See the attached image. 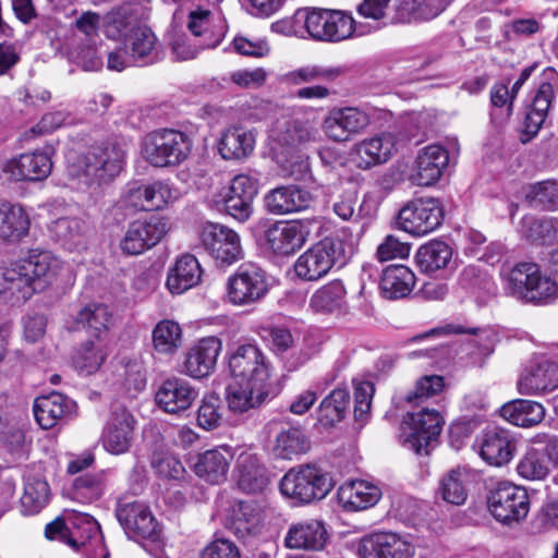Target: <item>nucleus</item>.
<instances>
[{"label":"nucleus","mask_w":558,"mask_h":558,"mask_svg":"<svg viewBox=\"0 0 558 558\" xmlns=\"http://www.w3.org/2000/svg\"><path fill=\"white\" fill-rule=\"evenodd\" d=\"M69 525L61 519L48 523L45 535L49 539H59L73 550L81 551L86 558H109L98 522L87 513H72Z\"/></svg>","instance_id":"1"},{"label":"nucleus","mask_w":558,"mask_h":558,"mask_svg":"<svg viewBox=\"0 0 558 558\" xmlns=\"http://www.w3.org/2000/svg\"><path fill=\"white\" fill-rule=\"evenodd\" d=\"M351 254V247L340 238H325L298 257L294 263L295 275L306 281L319 280L335 266H343Z\"/></svg>","instance_id":"2"},{"label":"nucleus","mask_w":558,"mask_h":558,"mask_svg":"<svg viewBox=\"0 0 558 558\" xmlns=\"http://www.w3.org/2000/svg\"><path fill=\"white\" fill-rule=\"evenodd\" d=\"M333 480L315 464H303L290 469L280 480L281 494L295 504L322 500L333 488Z\"/></svg>","instance_id":"3"},{"label":"nucleus","mask_w":558,"mask_h":558,"mask_svg":"<svg viewBox=\"0 0 558 558\" xmlns=\"http://www.w3.org/2000/svg\"><path fill=\"white\" fill-rule=\"evenodd\" d=\"M191 151V141L182 132L162 129L147 134L143 140L144 159L154 167H171L184 161Z\"/></svg>","instance_id":"4"},{"label":"nucleus","mask_w":558,"mask_h":558,"mask_svg":"<svg viewBox=\"0 0 558 558\" xmlns=\"http://www.w3.org/2000/svg\"><path fill=\"white\" fill-rule=\"evenodd\" d=\"M125 150L113 142L93 146L77 160L76 174L85 175L93 182L106 183L113 180L123 169Z\"/></svg>","instance_id":"5"},{"label":"nucleus","mask_w":558,"mask_h":558,"mask_svg":"<svg viewBox=\"0 0 558 558\" xmlns=\"http://www.w3.org/2000/svg\"><path fill=\"white\" fill-rule=\"evenodd\" d=\"M487 505L492 515L504 524L520 522L530 511L527 492L509 482H500L490 489Z\"/></svg>","instance_id":"6"},{"label":"nucleus","mask_w":558,"mask_h":558,"mask_svg":"<svg viewBox=\"0 0 558 558\" xmlns=\"http://www.w3.org/2000/svg\"><path fill=\"white\" fill-rule=\"evenodd\" d=\"M356 22L351 13L324 8H312L310 37L317 41L338 44L354 37Z\"/></svg>","instance_id":"7"},{"label":"nucleus","mask_w":558,"mask_h":558,"mask_svg":"<svg viewBox=\"0 0 558 558\" xmlns=\"http://www.w3.org/2000/svg\"><path fill=\"white\" fill-rule=\"evenodd\" d=\"M268 292L265 271L254 264H243L227 281V300L236 306L251 305Z\"/></svg>","instance_id":"8"},{"label":"nucleus","mask_w":558,"mask_h":558,"mask_svg":"<svg viewBox=\"0 0 558 558\" xmlns=\"http://www.w3.org/2000/svg\"><path fill=\"white\" fill-rule=\"evenodd\" d=\"M442 219L440 202L433 197H422L410 202L399 211L398 223L405 232L423 236L436 230Z\"/></svg>","instance_id":"9"},{"label":"nucleus","mask_w":558,"mask_h":558,"mask_svg":"<svg viewBox=\"0 0 558 558\" xmlns=\"http://www.w3.org/2000/svg\"><path fill=\"white\" fill-rule=\"evenodd\" d=\"M199 240L204 250L221 266H229L243 258L240 235L219 223L203 226Z\"/></svg>","instance_id":"10"},{"label":"nucleus","mask_w":558,"mask_h":558,"mask_svg":"<svg viewBox=\"0 0 558 558\" xmlns=\"http://www.w3.org/2000/svg\"><path fill=\"white\" fill-rule=\"evenodd\" d=\"M444 420L437 410L422 408L408 413L403 421L404 445L416 453L427 452L442 428Z\"/></svg>","instance_id":"11"},{"label":"nucleus","mask_w":558,"mask_h":558,"mask_svg":"<svg viewBox=\"0 0 558 558\" xmlns=\"http://www.w3.org/2000/svg\"><path fill=\"white\" fill-rule=\"evenodd\" d=\"M558 92V73L553 68L543 71L539 83L527 108L524 132L531 136L537 134L545 123Z\"/></svg>","instance_id":"12"},{"label":"nucleus","mask_w":558,"mask_h":558,"mask_svg":"<svg viewBox=\"0 0 558 558\" xmlns=\"http://www.w3.org/2000/svg\"><path fill=\"white\" fill-rule=\"evenodd\" d=\"M369 123V116L360 108H333L323 121V131L329 140L342 143L363 133Z\"/></svg>","instance_id":"13"},{"label":"nucleus","mask_w":558,"mask_h":558,"mask_svg":"<svg viewBox=\"0 0 558 558\" xmlns=\"http://www.w3.org/2000/svg\"><path fill=\"white\" fill-rule=\"evenodd\" d=\"M231 378L267 383L269 368L264 352L252 343L241 344L229 354Z\"/></svg>","instance_id":"14"},{"label":"nucleus","mask_w":558,"mask_h":558,"mask_svg":"<svg viewBox=\"0 0 558 558\" xmlns=\"http://www.w3.org/2000/svg\"><path fill=\"white\" fill-rule=\"evenodd\" d=\"M166 232L167 223L158 216L133 221L120 241V248L126 255H140L155 246Z\"/></svg>","instance_id":"15"},{"label":"nucleus","mask_w":558,"mask_h":558,"mask_svg":"<svg viewBox=\"0 0 558 558\" xmlns=\"http://www.w3.org/2000/svg\"><path fill=\"white\" fill-rule=\"evenodd\" d=\"M221 350L219 338L210 336L199 339L186 350L181 373L195 379L208 377L216 368Z\"/></svg>","instance_id":"16"},{"label":"nucleus","mask_w":558,"mask_h":558,"mask_svg":"<svg viewBox=\"0 0 558 558\" xmlns=\"http://www.w3.org/2000/svg\"><path fill=\"white\" fill-rule=\"evenodd\" d=\"M135 418L132 413L123 407L114 408L101 434V444L106 451L111 454H123L131 448Z\"/></svg>","instance_id":"17"},{"label":"nucleus","mask_w":558,"mask_h":558,"mask_svg":"<svg viewBox=\"0 0 558 558\" xmlns=\"http://www.w3.org/2000/svg\"><path fill=\"white\" fill-rule=\"evenodd\" d=\"M310 231L301 221H278L264 232L268 250L280 256H288L300 250L306 242Z\"/></svg>","instance_id":"18"},{"label":"nucleus","mask_w":558,"mask_h":558,"mask_svg":"<svg viewBox=\"0 0 558 558\" xmlns=\"http://www.w3.org/2000/svg\"><path fill=\"white\" fill-rule=\"evenodd\" d=\"M414 553L412 543L389 532L364 536L357 547L361 558H413Z\"/></svg>","instance_id":"19"},{"label":"nucleus","mask_w":558,"mask_h":558,"mask_svg":"<svg viewBox=\"0 0 558 558\" xmlns=\"http://www.w3.org/2000/svg\"><path fill=\"white\" fill-rule=\"evenodd\" d=\"M558 388V365L548 360H539L526 365L517 380L520 395L541 396Z\"/></svg>","instance_id":"20"},{"label":"nucleus","mask_w":558,"mask_h":558,"mask_svg":"<svg viewBox=\"0 0 558 558\" xmlns=\"http://www.w3.org/2000/svg\"><path fill=\"white\" fill-rule=\"evenodd\" d=\"M117 518L129 537L156 541L158 524L147 506L140 501L119 504Z\"/></svg>","instance_id":"21"},{"label":"nucleus","mask_w":558,"mask_h":558,"mask_svg":"<svg viewBox=\"0 0 558 558\" xmlns=\"http://www.w3.org/2000/svg\"><path fill=\"white\" fill-rule=\"evenodd\" d=\"M268 398L269 389L267 383L231 378L226 390L228 409L236 414L259 408Z\"/></svg>","instance_id":"22"},{"label":"nucleus","mask_w":558,"mask_h":558,"mask_svg":"<svg viewBox=\"0 0 558 558\" xmlns=\"http://www.w3.org/2000/svg\"><path fill=\"white\" fill-rule=\"evenodd\" d=\"M316 131L307 120L278 121L270 131L271 149L286 154L315 138Z\"/></svg>","instance_id":"23"},{"label":"nucleus","mask_w":558,"mask_h":558,"mask_svg":"<svg viewBox=\"0 0 558 558\" xmlns=\"http://www.w3.org/2000/svg\"><path fill=\"white\" fill-rule=\"evenodd\" d=\"M396 150V135L384 132L357 142L352 148V154L359 168L369 169L388 161Z\"/></svg>","instance_id":"24"},{"label":"nucleus","mask_w":558,"mask_h":558,"mask_svg":"<svg viewBox=\"0 0 558 558\" xmlns=\"http://www.w3.org/2000/svg\"><path fill=\"white\" fill-rule=\"evenodd\" d=\"M51 169L50 157L46 153L34 151L8 160L3 173L10 181H40L50 174Z\"/></svg>","instance_id":"25"},{"label":"nucleus","mask_w":558,"mask_h":558,"mask_svg":"<svg viewBox=\"0 0 558 558\" xmlns=\"http://www.w3.org/2000/svg\"><path fill=\"white\" fill-rule=\"evenodd\" d=\"M197 396V390L189 381L171 377L161 383L155 398L161 410L175 414L187 410Z\"/></svg>","instance_id":"26"},{"label":"nucleus","mask_w":558,"mask_h":558,"mask_svg":"<svg viewBox=\"0 0 558 558\" xmlns=\"http://www.w3.org/2000/svg\"><path fill=\"white\" fill-rule=\"evenodd\" d=\"M449 162L448 151L440 145L432 144L418 150L412 181L422 186L436 183Z\"/></svg>","instance_id":"27"},{"label":"nucleus","mask_w":558,"mask_h":558,"mask_svg":"<svg viewBox=\"0 0 558 558\" xmlns=\"http://www.w3.org/2000/svg\"><path fill=\"white\" fill-rule=\"evenodd\" d=\"M328 539L324 523L308 519L292 523L284 536V546L290 549L322 550Z\"/></svg>","instance_id":"28"},{"label":"nucleus","mask_w":558,"mask_h":558,"mask_svg":"<svg viewBox=\"0 0 558 558\" xmlns=\"http://www.w3.org/2000/svg\"><path fill=\"white\" fill-rule=\"evenodd\" d=\"M20 262L37 292L51 286L63 268V263L50 252H33Z\"/></svg>","instance_id":"29"},{"label":"nucleus","mask_w":558,"mask_h":558,"mask_svg":"<svg viewBox=\"0 0 558 558\" xmlns=\"http://www.w3.org/2000/svg\"><path fill=\"white\" fill-rule=\"evenodd\" d=\"M381 498V489L367 481L353 480L338 489V500L348 511H361L374 507Z\"/></svg>","instance_id":"30"},{"label":"nucleus","mask_w":558,"mask_h":558,"mask_svg":"<svg viewBox=\"0 0 558 558\" xmlns=\"http://www.w3.org/2000/svg\"><path fill=\"white\" fill-rule=\"evenodd\" d=\"M312 195L298 185H282L267 193L265 205L274 215H287L310 207Z\"/></svg>","instance_id":"31"},{"label":"nucleus","mask_w":558,"mask_h":558,"mask_svg":"<svg viewBox=\"0 0 558 558\" xmlns=\"http://www.w3.org/2000/svg\"><path fill=\"white\" fill-rule=\"evenodd\" d=\"M76 404L62 393L52 392L35 399L34 415L37 423L44 429L56 426L61 421L71 416Z\"/></svg>","instance_id":"32"},{"label":"nucleus","mask_w":558,"mask_h":558,"mask_svg":"<svg viewBox=\"0 0 558 558\" xmlns=\"http://www.w3.org/2000/svg\"><path fill=\"white\" fill-rule=\"evenodd\" d=\"M514 450V441L505 429H488L482 436L480 456L490 465L501 466L509 463L513 458Z\"/></svg>","instance_id":"33"},{"label":"nucleus","mask_w":558,"mask_h":558,"mask_svg":"<svg viewBox=\"0 0 558 558\" xmlns=\"http://www.w3.org/2000/svg\"><path fill=\"white\" fill-rule=\"evenodd\" d=\"M260 520L259 507L253 500L234 501L226 517V527L239 538L257 532Z\"/></svg>","instance_id":"34"},{"label":"nucleus","mask_w":558,"mask_h":558,"mask_svg":"<svg viewBox=\"0 0 558 558\" xmlns=\"http://www.w3.org/2000/svg\"><path fill=\"white\" fill-rule=\"evenodd\" d=\"M36 292L21 262L0 270V295H5L13 303H24Z\"/></svg>","instance_id":"35"},{"label":"nucleus","mask_w":558,"mask_h":558,"mask_svg":"<svg viewBox=\"0 0 558 558\" xmlns=\"http://www.w3.org/2000/svg\"><path fill=\"white\" fill-rule=\"evenodd\" d=\"M232 453L226 447L207 450L197 457L193 464L195 474L210 484H219L227 478Z\"/></svg>","instance_id":"36"},{"label":"nucleus","mask_w":558,"mask_h":558,"mask_svg":"<svg viewBox=\"0 0 558 558\" xmlns=\"http://www.w3.org/2000/svg\"><path fill=\"white\" fill-rule=\"evenodd\" d=\"M201 277L202 269L198 260L193 255L185 254L170 268L167 287L171 293L181 294L198 284Z\"/></svg>","instance_id":"37"},{"label":"nucleus","mask_w":558,"mask_h":558,"mask_svg":"<svg viewBox=\"0 0 558 558\" xmlns=\"http://www.w3.org/2000/svg\"><path fill=\"white\" fill-rule=\"evenodd\" d=\"M137 13L130 3H122L112 8L102 17L105 35L114 40L128 38L137 25Z\"/></svg>","instance_id":"38"},{"label":"nucleus","mask_w":558,"mask_h":558,"mask_svg":"<svg viewBox=\"0 0 558 558\" xmlns=\"http://www.w3.org/2000/svg\"><path fill=\"white\" fill-rule=\"evenodd\" d=\"M125 47L134 62L153 63L160 57V44L154 32L144 25L129 35Z\"/></svg>","instance_id":"39"},{"label":"nucleus","mask_w":558,"mask_h":558,"mask_svg":"<svg viewBox=\"0 0 558 558\" xmlns=\"http://www.w3.org/2000/svg\"><path fill=\"white\" fill-rule=\"evenodd\" d=\"M415 284V275L407 266L392 265L381 276L380 292L387 300H398L409 295Z\"/></svg>","instance_id":"40"},{"label":"nucleus","mask_w":558,"mask_h":558,"mask_svg":"<svg viewBox=\"0 0 558 558\" xmlns=\"http://www.w3.org/2000/svg\"><path fill=\"white\" fill-rule=\"evenodd\" d=\"M538 266L534 263H519L502 272V284L506 294L525 302L530 289L533 288Z\"/></svg>","instance_id":"41"},{"label":"nucleus","mask_w":558,"mask_h":558,"mask_svg":"<svg viewBox=\"0 0 558 558\" xmlns=\"http://www.w3.org/2000/svg\"><path fill=\"white\" fill-rule=\"evenodd\" d=\"M310 448L311 441L300 427H281L271 445L272 453L283 460H292L304 454Z\"/></svg>","instance_id":"42"},{"label":"nucleus","mask_w":558,"mask_h":558,"mask_svg":"<svg viewBox=\"0 0 558 558\" xmlns=\"http://www.w3.org/2000/svg\"><path fill=\"white\" fill-rule=\"evenodd\" d=\"M255 135L243 128L226 130L219 140L218 150L226 160H236L247 157L254 149Z\"/></svg>","instance_id":"43"},{"label":"nucleus","mask_w":558,"mask_h":558,"mask_svg":"<svg viewBox=\"0 0 558 558\" xmlns=\"http://www.w3.org/2000/svg\"><path fill=\"white\" fill-rule=\"evenodd\" d=\"M347 290L340 280H333L318 288L311 296L308 307L318 314L341 312L345 305Z\"/></svg>","instance_id":"44"},{"label":"nucleus","mask_w":558,"mask_h":558,"mask_svg":"<svg viewBox=\"0 0 558 558\" xmlns=\"http://www.w3.org/2000/svg\"><path fill=\"white\" fill-rule=\"evenodd\" d=\"M29 225V217L22 206L10 203L0 205V240H20L28 233Z\"/></svg>","instance_id":"45"},{"label":"nucleus","mask_w":558,"mask_h":558,"mask_svg":"<svg viewBox=\"0 0 558 558\" xmlns=\"http://www.w3.org/2000/svg\"><path fill=\"white\" fill-rule=\"evenodd\" d=\"M189 29L199 40L201 48H216L223 38L222 28L213 23V14L206 9H196L189 15Z\"/></svg>","instance_id":"46"},{"label":"nucleus","mask_w":558,"mask_h":558,"mask_svg":"<svg viewBox=\"0 0 558 558\" xmlns=\"http://www.w3.org/2000/svg\"><path fill=\"white\" fill-rule=\"evenodd\" d=\"M452 0H396L397 19L400 22L432 20L438 16Z\"/></svg>","instance_id":"47"},{"label":"nucleus","mask_w":558,"mask_h":558,"mask_svg":"<svg viewBox=\"0 0 558 558\" xmlns=\"http://www.w3.org/2000/svg\"><path fill=\"white\" fill-rule=\"evenodd\" d=\"M501 416L512 425L531 427L544 420L545 408L536 401L520 399L505 404Z\"/></svg>","instance_id":"48"},{"label":"nucleus","mask_w":558,"mask_h":558,"mask_svg":"<svg viewBox=\"0 0 558 558\" xmlns=\"http://www.w3.org/2000/svg\"><path fill=\"white\" fill-rule=\"evenodd\" d=\"M236 471L239 474V486L247 493L259 492L268 484L266 470L254 454H240L236 462Z\"/></svg>","instance_id":"49"},{"label":"nucleus","mask_w":558,"mask_h":558,"mask_svg":"<svg viewBox=\"0 0 558 558\" xmlns=\"http://www.w3.org/2000/svg\"><path fill=\"white\" fill-rule=\"evenodd\" d=\"M523 238L537 245H553L558 241V226L554 219L524 216L520 223Z\"/></svg>","instance_id":"50"},{"label":"nucleus","mask_w":558,"mask_h":558,"mask_svg":"<svg viewBox=\"0 0 558 558\" xmlns=\"http://www.w3.org/2000/svg\"><path fill=\"white\" fill-rule=\"evenodd\" d=\"M452 259V248L442 241H430L416 253V263L424 272L432 274L447 268Z\"/></svg>","instance_id":"51"},{"label":"nucleus","mask_w":558,"mask_h":558,"mask_svg":"<svg viewBox=\"0 0 558 558\" xmlns=\"http://www.w3.org/2000/svg\"><path fill=\"white\" fill-rule=\"evenodd\" d=\"M49 231L69 250H75L85 244L87 226L78 218L62 217L50 223Z\"/></svg>","instance_id":"52"},{"label":"nucleus","mask_w":558,"mask_h":558,"mask_svg":"<svg viewBox=\"0 0 558 558\" xmlns=\"http://www.w3.org/2000/svg\"><path fill=\"white\" fill-rule=\"evenodd\" d=\"M469 472L465 468L457 466L449 470L439 481V493L442 499L452 505H462L466 500V482Z\"/></svg>","instance_id":"53"},{"label":"nucleus","mask_w":558,"mask_h":558,"mask_svg":"<svg viewBox=\"0 0 558 558\" xmlns=\"http://www.w3.org/2000/svg\"><path fill=\"white\" fill-rule=\"evenodd\" d=\"M25 447L23 426L8 414L0 411V451L13 458L21 457Z\"/></svg>","instance_id":"54"},{"label":"nucleus","mask_w":558,"mask_h":558,"mask_svg":"<svg viewBox=\"0 0 558 558\" xmlns=\"http://www.w3.org/2000/svg\"><path fill=\"white\" fill-rule=\"evenodd\" d=\"M107 357L104 343L96 341L84 342L73 355V364L80 373L87 375L96 373Z\"/></svg>","instance_id":"55"},{"label":"nucleus","mask_w":558,"mask_h":558,"mask_svg":"<svg viewBox=\"0 0 558 558\" xmlns=\"http://www.w3.org/2000/svg\"><path fill=\"white\" fill-rule=\"evenodd\" d=\"M182 343V330L180 325L170 319L160 320L153 330L154 349L166 355L178 351Z\"/></svg>","instance_id":"56"},{"label":"nucleus","mask_w":558,"mask_h":558,"mask_svg":"<svg viewBox=\"0 0 558 558\" xmlns=\"http://www.w3.org/2000/svg\"><path fill=\"white\" fill-rule=\"evenodd\" d=\"M349 402V392L345 389H333L320 402L317 420L324 426H332L342 421Z\"/></svg>","instance_id":"57"},{"label":"nucleus","mask_w":558,"mask_h":558,"mask_svg":"<svg viewBox=\"0 0 558 558\" xmlns=\"http://www.w3.org/2000/svg\"><path fill=\"white\" fill-rule=\"evenodd\" d=\"M50 489L45 480L29 478L21 497V511L25 515L40 512L49 501Z\"/></svg>","instance_id":"58"},{"label":"nucleus","mask_w":558,"mask_h":558,"mask_svg":"<svg viewBox=\"0 0 558 558\" xmlns=\"http://www.w3.org/2000/svg\"><path fill=\"white\" fill-rule=\"evenodd\" d=\"M525 199L532 207L551 211L557 210L558 182L546 180L529 185L525 190Z\"/></svg>","instance_id":"59"},{"label":"nucleus","mask_w":558,"mask_h":558,"mask_svg":"<svg viewBox=\"0 0 558 558\" xmlns=\"http://www.w3.org/2000/svg\"><path fill=\"white\" fill-rule=\"evenodd\" d=\"M143 193L147 210L162 209L179 198V192L166 181L145 185Z\"/></svg>","instance_id":"60"},{"label":"nucleus","mask_w":558,"mask_h":558,"mask_svg":"<svg viewBox=\"0 0 558 558\" xmlns=\"http://www.w3.org/2000/svg\"><path fill=\"white\" fill-rule=\"evenodd\" d=\"M519 475L530 481L544 480L549 474L548 463L544 460V453L531 448L517 465Z\"/></svg>","instance_id":"61"},{"label":"nucleus","mask_w":558,"mask_h":558,"mask_svg":"<svg viewBox=\"0 0 558 558\" xmlns=\"http://www.w3.org/2000/svg\"><path fill=\"white\" fill-rule=\"evenodd\" d=\"M77 322L99 333L107 330L112 323V314L105 304L93 303L83 307L77 314Z\"/></svg>","instance_id":"62"},{"label":"nucleus","mask_w":558,"mask_h":558,"mask_svg":"<svg viewBox=\"0 0 558 558\" xmlns=\"http://www.w3.org/2000/svg\"><path fill=\"white\" fill-rule=\"evenodd\" d=\"M222 420L221 400L215 395H206L197 410V425L206 430H211L220 425Z\"/></svg>","instance_id":"63"},{"label":"nucleus","mask_w":558,"mask_h":558,"mask_svg":"<svg viewBox=\"0 0 558 558\" xmlns=\"http://www.w3.org/2000/svg\"><path fill=\"white\" fill-rule=\"evenodd\" d=\"M444 378L438 375H427L421 377L407 397L405 401L410 404L420 405L425 400L437 396L444 389Z\"/></svg>","instance_id":"64"}]
</instances>
